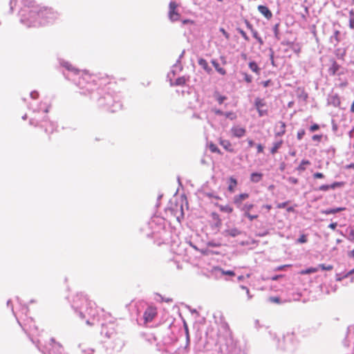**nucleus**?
<instances>
[{
    "label": "nucleus",
    "mask_w": 354,
    "mask_h": 354,
    "mask_svg": "<svg viewBox=\"0 0 354 354\" xmlns=\"http://www.w3.org/2000/svg\"><path fill=\"white\" fill-rule=\"evenodd\" d=\"M18 324L23 330L29 335L30 340L44 354H63V348L55 342L54 339H50L48 345L41 348V339H36L38 335V328L35 324L32 319L28 317L26 311H13Z\"/></svg>",
    "instance_id": "obj_1"
},
{
    "label": "nucleus",
    "mask_w": 354,
    "mask_h": 354,
    "mask_svg": "<svg viewBox=\"0 0 354 354\" xmlns=\"http://www.w3.org/2000/svg\"><path fill=\"white\" fill-rule=\"evenodd\" d=\"M297 346V340L295 338V335L293 333H288L283 336L282 341H279L278 349L284 351L286 353L292 354L293 353Z\"/></svg>",
    "instance_id": "obj_2"
},
{
    "label": "nucleus",
    "mask_w": 354,
    "mask_h": 354,
    "mask_svg": "<svg viewBox=\"0 0 354 354\" xmlns=\"http://www.w3.org/2000/svg\"><path fill=\"white\" fill-rule=\"evenodd\" d=\"M81 320L88 326H95L100 322L97 311H77Z\"/></svg>",
    "instance_id": "obj_3"
},
{
    "label": "nucleus",
    "mask_w": 354,
    "mask_h": 354,
    "mask_svg": "<svg viewBox=\"0 0 354 354\" xmlns=\"http://www.w3.org/2000/svg\"><path fill=\"white\" fill-rule=\"evenodd\" d=\"M110 339L111 348L113 351L119 352L125 345V341L122 334L117 333Z\"/></svg>",
    "instance_id": "obj_4"
},
{
    "label": "nucleus",
    "mask_w": 354,
    "mask_h": 354,
    "mask_svg": "<svg viewBox=\"0 0 354 354\" xmlns=\"http://www.w3.org/2000/svg\"><path fill=\"white\" fill-rule=\"evenodd\" d=\"M254 106L259 116H264L268 114V106L264 99L257 97L254 100Z\"/></svg>",
    "instance_id": "obj_5"
},
{
    "label": "nucleus",
    "mask_w": 354,
    "mask_h": 354,
    "mask_svg": "<svg viewBox=\"0 0 354 354\" xmlns=\"http://www.w3.org/2000/svg\"><path fill=\"white\" fill-rule=\"evenodd\" d=\"M178 6V5L175 1L169 3L168 16L169 19L172 21H176L180 19V15L177 10Z\"/></svg>",
    "instance_id": "obj_6"
},
{
    "label": "nucleus",
    "mask_w": 354,
    "mask_h": 354,
    "mask_svg": "<svg viewBox=\"0 0 354 354\" xmlns=\"http://www.w3.org/2000/svg\"><path fill=\"white\" fill-rule=\"evenodd\" d=\"M101 334L108 339H111L113 338L117 333H115L113 327H109L108 326L102 324Z\"/></svg>",
    "instance_id": "obj_7"
},
{
    "label": "nucleus",
    "mask_w": 354,
    "mask_h": 354,
    "mask_svg": "<svg viewBox=\"0 0 354 354\" xmlns=\"http://www.w3.org/2000/svg\"><path fill=\"white\" fill-rule=\"evenodd\" d=\"M232 136L236 138L243 137L246 133V129L239 126L232 127L231 129Z\"/></svg>",
    "instance_id": "obj_8"
},
{
    "label": "nucleus",
    "mask_w": 354,
    "mask_h": 354,
    "mask_svg": "<svg viewBox=\"0 0 354 354\" xmlns=\"http://www.w3.org/2000/svg\"><path fill=\"white\" fill-rule=\"evenodd\" d=\"M156 316V311H145L142 315L143 324H147L151 322Z\"/></svg>",
    "instance_id": "obj_9"
},
{
    "label": "nucleus",
    "mask_w": 354,
    "mask_h": 354,
    "mask_svg": "<svg viewBox=\"0 0 354 354\" xmlns=\"http://www.w3.org/2000/svg\"><path fill=\"white\" fill-rule=\"evenodd\" d=\"M257 9L259 12L267 19H270L272 18V13L267 6L260 5L258 6Z\"/></svg>",
    "instance_id": "obj_10"
},
{
    "label": "nucleus",
    "mask_w": 354,
    "mask_h": 354,
    "mask_svg": "<svg viewBox=\"0 0 354 354\" xmlns=\"http://www.w3.org/2000/svg\"><path fill=\"white\" fill-rule=\"evenodd\" d=\"M248 197L249 194L247 193L240 194L234 197L233 202L235 205L239 207L242 204V202L248 198Z\"/></svg>",
    "instance_id": "obj_11"
},
{
    "label": "nucleus",
    "mask_w": 354,
    "mask_h": 354,
    "mask_svg": "<svg viewBox=\"0 0 354 354\" xmlns=\"http://www.w3.org/2000/svg\"><path fill=\"white\" fill-rule=\"evenodd\" d=\"M286 123L283 121H279L277 124V131L275 135L277 136H281L286 133Z\"/></svg>",
    "instance_id": "obj_12"
},
{
    "label": "nucleus",
    "mask_w": 354,
    "mask_h": 354,
    "mask_svg": "<svg viewBox=\"0 0 354 354\" xmlns=\"http://www.w3.org/2000/svg\"><path fill=\"white\" fill-rule=\"evenodd\" d=\"M219 144L227 151L233 152L234 149L232 147L231 142L227 140H223L222 138H220L219 140Z\"/></svg>",
    "instance_id": "obj_13"
},
{
    "label": "nucleus",
    "mask_w": 354,
    "mask_h": 354,
    "mask_svg": "<svg viewBox=\"0 0 354 354\" xmlns=\"http://www.w3.org/2000/svg\"><path fill=\"white\" fill-rule=\"evenodd\" d=\"M142 337L149 344H153L156 341V337L153 333H141Z\"/></svg>",
    "instance_id": "obj_14"
},
{
    "label": "nucleus",
    "mask_w": 354,
    "mask_h": 354,
    "mask_svg": "<svg viewBox=\"0 0 354 354\" xmlns=\"http://www.w3.org/2000/svg\"><path fill=\"white\" fill-rule=\"evenodd\" d=\"M198 65L203 68L207 73H210L212 72V68L209 66L207 62L203 59L200 58L198 60Z\"/></svg>",
    "instance_id": "obj_15"
},
{
    "label": "nucleus",
    "mask_w": 354,
    "mask_h": 354,
    "mask_svg": "<svg viewBox=\"0 0 354 354\" xmlns=\"http://www.w3.org/2000/svg\"><path fill=\"white\" fill-rule=\"evenodd\" d=\"M42 128H44V131L46 133H48L49 135L53 133L54 131V127L53 124L49 121H44V124L41 125Z\"/></svg>",
    "instance_id": "obj_16"
},
{
    "label": "nucleus",
    "mask_w": 354,
    "mask_h": 354,
    "mask_svg": "<svg viewBox=\"0 0 354 354\" xmlns=\"http://www.w3.org/2000/svg\"><path fill=\"white\" fill-rule=\"evenodd\" d=\"M339 65L335 61L332 60L331 66L328 68V72L330 75H334L339 69Z\"/></svg>",
    "instance_id": "obj_17"
},
{
    "label": "nucleus",
    "mask_w": 354,
    "mask_h": 354,
    "mask_svg": "<svg viewBox=\"0 0 354 354\" xmlns=\"http://www.w3.org/2000/svg\"><path fill=\"white\" fill-rule=\"evenodd\" d=\"M346 209L345 207H337V208H330V209H325L324 211H322V213L324 214H336L337 212H342V211H344Z\"/></svg>",
    "instance_id": "obj_18"
},
{
    "label": "nucleus",
    "mask_w": 354,
    "mask_h": 354,
    "mask_svg": "<svg viewBox=\"0 0 354 354\" xmlns=\"http://www.w3.org/2000/svg\"><path fill=\"white\" fill-rule=\"evenodd\" d=\"M212 64L214 66L216 71L221 75H225L226 74V70L220 66L219 64L216 60H212Z\"/></svg>",
    "instance_id": "obj_19"
},
{
    "label": "nucleus",
    "mask_w": 354,
    "mask_h": 354,
    "mask_svg": "<svg viewBox=\"0 0 354 354\" xmlns=\"http://www.w3.org/2000/svg\"><path fill=\"white\" fill-rule=\"evenodd\" d=\"M263 174L254 172L250 175V180L253 183H259L262 180Z\"/></svg>",
    "instance_id": "obj_20"
},
{
    "label": "nucleus",
    "mask_w": 354,
    "mask_h": 354,
    "mask_svg": "<svg viewBox=\"0 0 354 354\" xmlns=\"http://www.w3.org/2000/svg\"><path fill=\"white\" fill-rule=\"evenodd\" d=\"M237 185V180L233 178V177H230V185L228 186V191L231 193H233L235 190V187H236Z\"/></svg>",
    "instance_id": "obj_21"
},
{
    "label": "nucleus",
    "mask_w": 354,
    "mask_h": 354,
    "mask_svg": "<svg viewBox=\"0 0 354 354\" xmlns=\"http://www.w3.org/2000/svg\"><path fill=\"white\" fill-rule=\"evenodd\" d=\"M310 162L308 160H302L300 165L297 167V170L299 172L304 171L306 170V166L310 165Z\"/></svg>",
    "instance_id": "obj_22"
},
{
    "label": "nucleus",
    "mask_w": 354,
    "mask_h": 354,
    "mask_svg": "<svg viewBox=\"0 0 354 354\" xmlns=\"http://www.w3.org/2000/svg\"><path fill=\"white\" fill-rule=\"evenodd\" d=\"M283 144V140H281L278 142H276L273 144L272 147L270 149V152L272 154H274L277 152L278 149L281 147Z\"/></svg>",
    "instance_id": "obj_23"
},
{
    "label": "nucleus",
    "mask_w": 354,
    "mask_h": 354,
    "mask_svg": "<svg viewBox=\"0 0 354 354\" xmlns=\"http://www.w3.org/2000/svg\"><path fill=\"white\" fill-rule=\"evenodd\" d=\"M249 68L254 73H255L257 74H259V73H260V68L259 67V66L257 65V64L256 62H250L249 63Z\"/></svg>",
    "instance_id": "obj_24"
},
{
    "label": "nucleus",
    "mask_w": 354,
    "mask_h": 354,
    "mask_svg": "<svg viewBox=\"0 0 354 354\" xmlns=\"http://www.w3.org/2000/svg\"><path fill=\"white\" fill-rule=\"evenodd\" d=\"M209 149L211 152L212 153H216L218 154H221V150L218 149V147L213 142H210L208 145Z\"/></svg>",
    "instance_id": "obj_25"
},
{
    "label": "nucleus",
    "mask_w": 354,
    "mask_h": 354,
    "mask_svg": "<svg viewBox=\"0 0 354 354\" xmlns=\"http://www.w3.org/2000/svg\"><path fill=\"white\" fill-rule=\"evenodd\" d=\"M348 239L352 242H354V225L349 226L348 227Z\"/></svg>",
    "instance_id": "obj_26"
},
{
    "label": "nucleus",
    "mask_w": 354,
    "mask_h": 354,
    "mask_svg": "<svg viewBox=\"0 0 354 354\" xmlns=\"http://www.w3.org/2000/svg\"><path fill=\"white\" fill-rule=\"evenodd\" d=\"M253 207L254 205L252 204H245L242 207V211H243L244 215L248 214Z\"/></svg>",
    "instance_id": "obj_27"
},
{
    "label": "nucleus",
    "mask_w": 354,
    "mask_h": 354,
    "mask_svg": "<svg viewBox=\"0 0 354 354\" xmlns=\"http://www.w3.org/2000/svg\"><path fill=\"white\" fill-rule=\"evenodd\" d=\"M219 209L221 212L232 213L233 212V208L230 205H220Z\"/></svg>",
    "instance_id": "obj_28"
},
{
    "label": "nucleus",
    "mask_w": 354,
    "mask_h": 354,
    "mask_svg": "<svg viewBox=\"0 0 354 354\" xmlns=\"http://www.w3.org/2000/svg\"><path fill=\"white\" fill-rule=\"evenodd\" d=\"M225 233L231 236H236L240 234V232L237 229H232L226 230Z\"/></svg>",
    "instance_id": "obj_29"
},
{
    "label": "nucleus",
    "mask_w": 354,
    "mask_h": 354,
    "mask_svg": "<svg viewBox=\"0 0 354 354\" xmlns=\"http://www.w3.org/2000/svg\"><path fill=\"white\" fill-rule=\"evenodd\" d=\"M317 271H318V268H308V269H306V270H301L300 272V273L301 274H308L316 272Z\"/></svg>",
    "instance_id": "obj_30"
},
{
    "label": "nucleus",
    "mask_w": 354,
    "mask_h": 354,
    "mask_svg": "<svg viewBox=\"0 0 354 354\" xmlns=\"http://www.w3.org/2000/svg\"><path fill=\"white\" fill-rule=\"evenodd\" d=\"M349 26L351 28H354V12L352 10L350 12Z\"/></svg>",
    "instance_id": "obj_31"
},
{
    "label": "nucleus",
    "mask_w": 354,
    "mask_h": 354,
    "mask_svg": "<svg viewBox=\"0 0 354 354\" xmlns=\"http://www.w3.org/2000/svg\"><path fill=\"white\" fill-rule=\"evenodd\" d=\"M252 35L253 37L257 39V41L259 42L260 44H263V40L259 36V33L257 30H252Z\"/></svg>",
    "instance_id": "obj_32"
},
{
    "label": "nucleus",
    "mask_w": 354,
    "mask_h": 354,
    "mask_svg": "<svg viewBox=\"0 0 354 354\" xmlns=\"http://www.w3.org/2000/svg\"><path fill=\"white\" fill-rule=\"evenodd\" d=\"M319 268L323 270H332L333 269V266L332 265L326 266L325 264H319Z\"/></svg>",
    "instance_id": "obj_33"
},
{
    "label": "nucleus",
    "mask_w": 354,
    "mask_h": 354,
    "mask_svg": "<svg viewBox=\"0 0 354 354\" xmlns=\"http://www.w3.org/2000/svg\"><path fill=\"white\" fill-rule=\"evenodd\" d=\"M243 78H244V80L247 82V83H251L252 81V77L250 75H248V73H243Z\"/></svg>",
    "instance_id": "obj_34"
},
{
    "label": "nucleus",
    "mask_w": 354,
    "mask_h": 354,
    "mask_svg": "<svg viewBox=\"0 0 354 354\" xmlns=\"http://www.w3.org/2000/svg\"><path fill=\"white\" fill-rule=\"evenodd\" d=\"M344 184V183L343 182H335L334 183L330 185V187H331V189H334L336 187H339L343 186Z\"/></svg>",
    "instance_id": "obj_35"
},
{
    "label": "nucleus",
    "mask_w": 354,
    "mask_h": 354,
    "mask_svg": "<svg viewBox=\"0 0 354 354\" xmlns=\"http://www.w3.org/2000/svg\"><path fill=\"white\" fill-rule=\"evenodd\" d=\"M306 132L304 129H301L297 132V138L299 140H301L305 135Z\"/></svg>",
    "instance_id": "obj_36"
},
{
    "label": "nucleus",
    "mask_w": 354,
    "mask_h": 354,
    "mask_svg": "<svg viewBox=\"0 0 354 354\" xmlns=\"http://www.w3.org/2000/svg\"><path fill=\"white\" fill-rule=\"evenodd\" d=\"M297 241L300 243H304L307 242L306 236L305 234L301 235Z\"/></svg>",
    "instance_id": "obj_37"
},
{
    "label": "nucleus",
    "mask_w": 354,
    "mask_h": 354,
    "mask_svg": "<svg viewBox=\"0 0 354 354\" xmlns=\"http://www.w3.org/2000/svg\"><path fill=\"white\" fill-rule=\"evenodd\" d=\"M309 129L311 132H314L319 129V126L317 124H314L310 127Z\"/></svg>",
    "instance_id": "obj_38"
},
{
    "label": "nucleus",
    "mask_w": 354,
    "mask_h": 354,
    "mask_svg": "<svg viewBox=\"0 0 354 354\" xmlns=\"http://www.w3.org/2000/svg\"><path fill=\"white\" fill-rule=\"evenodd\" d=\"M329 189H331V187H330V185H322L319 187V191H323V192H326L328 191Z\"/></svg>",
    "instance_id": "obj_39"
},
{
    "label": "nucleus",
    "mask_w": 354,
    "mask_h": 354,
    "mask_svg": "<svg viewBox=\"0 0 354 354\" xmlns=\"http://www.w3.org/2000/svg\"><path fill=\"white\" fill-rule=\"evenodd\" d=\"M339 31L335 30L332 38L335 39L336 42H339Z\"/></svg>",
    "instance_id": "obj_40"
},
{
    "label": "nucleus",
    "mask_w": 354,
    "mask_h": 354,
    "mask_svg": "<svg viewBox=\"0 0 354 354\" xmlns=\"http://www.w3.org/2000/svg\"><path fill=\"white\" fill-rule=\"evenodd\" d=\"M313 140L320 142L322 139V135H314L312 137Z\"/></svg>",
    "instance_id": "obj_41"
},
{
    "label": "nucleus",
    "mask_w": 354,
    "mask_h": 354,
    "mask_svg": "<svg viewBox=\"0 0 354 354\" xmlns=\"http://www.w3.org/2000/svg\"><path fill=\"white\" fill-rule=\"evenodd\" d=\"M245 216L247 218H248L249 220L251 221H253L254 219H257L258 218V215L257 214L252 215L250 213L248 214H245Z\"/></svg>",
    "instance_id": "obj_42"
},
{
    "label": "nucleus",
    "mask_w": 354,
    "mask_h": 354,
    "mask_svg": "<svg viewBox=\"0 0 354 354\" xmlns=\"http://www.w3.org/2000/svg\"><path fill=\"white\" fill-rule=\"evenodd\" d=\"M324 177V175L320 172H316L313 174L314 178H323Z\"/></svg>",
    "instance_id": "obj_43"
},
{
    "label": "nucleus",
    "mask_w": 354,
    "mask_h": 354,
    "mask_svg": "<svg viewBox=\"0 0 354 354\" xmlns=\"http://www.w3.org/2000/svg\"><path fill=\"white\" fill-rule=\"evenodd\" d=\"M288 181L292 184H297L298 183V179L295 177H289Z\"/></svg>",
    "instance_id": "obj_44"
},
{
    "label": "nucleus",
    "mask_w": 354,
    "mask_h": 354,
    "mask_svg": "<svg viewBox=\"0 0 354 354\" xmlns=\"http://www.w3.org/2000/svg\"><path fill=\"white\" fill-rule=\"evenodd\" d=\"M288 203H289L288 201H286V202L278 203L277 205V207L279 209L284 208L285 207H286V205L288 204Z\"/></svg>",
    "instance_id": "obj_45"
},
{
    "label": "nucleus",
    "mask_w": 354,
    "mask_h": 354,
    "mask_svg": "<svg viewBox=\"0 0 354 354\" xmlns=\"http://www.w3.org/2000/svg\"><path fill=\"white\" fill-rule=\"evenodd\" d=\"M193 248L196 250L199 251L201 254L204 255L208 254V251L207 250H199L196 246H193Z\"/></svg>",
    "instance_id": "obj_46"
},
{
    "label": "nucleus",
    "mask_w": 354,
    "mask_h": 354,
    "mask_svg": "<svg viewBox=\"0 0 354 354\" xmlns=\"http://www.w3.org/2000/svg\"><path fill=\"white\" fill-rule=\"evenodd\" d=\"M223 274H225V275H229V276H234L235 275V273L234 271H232V270H227V271H223L222 272Z\"/></svg>",
    "instance_id": "obj_47"
},
{
    "label": "nucleus",
    "mask_w": 354,
    "mask_h": 354,
    "mask_svg": "<svg viewBox=\"0 0 354 354\" xmlns=\"http://www.w3.org/2000/svg\"><path fill=\"white\" fill-rule=\"evenodd\" d=\"M290 265H283V266H278L274 270L275 271H280V270H283L286 267H290Z\"/></svg>",
    "instance_id": "obj_48"
},
{
    "label": "nucleus",
    "mask_w": 354,
    "mask_h": 354,
    "mask_svg": "<svg viewBox=\"0 0 354 354\" xmlns=\"http://www.w3.org/2000/svg\"><path fill=\"white\" fill-rule=\"evenodd\" d=\"M82 353L86 354H93L94 353V350L93 348L83 349Z\"/></svg>",
    "instance_id": "obj_49"
},
{
    "label": "nucleus",
    "mask_w": 354,
    "mask_h": 354,
    "mask_svg": "<svg viewBox=\"0 0 354 354\" xmlns=\"http://www.w3.org/2000/svg\"><path fill=\"white\" fill-rule=\"evenodd\" d=\"M270 301L271 302H274V303H279L280 302V299L277 297H270Z\"/></svg>",
    "instance_id": "obj_50"
},
{
    "label": "nucleus",
    "mask_w": 354,
    "mask_h": 354,
    "mask_svg": "<svg viewBox=\"0 0 354 354\" xmlns=\"http://www.w3.org/2000/svg\"><path fill=\"white\" fill-rule=\"evenodd\" d=\"M239 32L241 35V36L244 38L245 40L248 41L249 39L248 35H246V33L243 30H240Z\"/></svg>",
    "instance_id": "obj_51"
},
{
    "label": "nucleus",
    "mask_w": 354,
    "mask_h": 354,
    "mask_svg": "<svg viewBox=\"0 0 354 354\" xmlns=\"http://www.w3.org/2000/svg\"><path fill=\"white\" fill-rule=\"evenodd\" d=\"M257 152L258 153H262L263 151V147L261 144H258L257 145Z\"/></svg>",
    "instance_id": "obj_52"
},
{
    "label": "nucleus",
    "mask_w": 354,
    "mask_h": 354,
    "mask_svg": "<svg viewBox=\"0 0 354 354\" xmlns=\"http://www.w3.org/2000/svg\"><path fill=\"white\" fill-rule=\"evenodd\" d=\"M225 99H226V97H225V96H218L217 98V101L219 104H222Z\"/></svg>",
    "instance_id": "obj_53"
},
{
    "label": "nucleus",
    "mask_w": 354,
    "mask_h": 354,
    "mask_svg": "<svg viewBox=\"0 0 354 354\" xmlns=\"http://www.w3.org/2000/svg\"><path fill=\"white\" fill-rule=\"evenodd\" d=\"M64 66L67 68L68 71H73V67L72 66V65H71L70 64L68 63H65L64 64Z\"/></svg>",
    "instance_id": "obj_54"
},
{
    "label": "nucleus",
    "mask_w": 354,
    "mask_h": 354,
    "mask_svg": "<svg viewBox=\"0 0 354 354\" xmlns=\"http://www.w3.org/2000/svg\"><path fill=\"white\" fill-rule=\"evenodd\" d=\"M337 225V223L336 222L335 223H331L329 225H328V227L330 228L331 230H335L336 227Z\"/></svg>",
    "instance_id": "obj_55"
},
{
    "label": "nucleus",
    "mask_w": 354,
    "mask_h": 354,
    "mask_svg": "<svg viewBox=\"0 0 354 354\" xmlns=\"http://www.w3.org/2000/svg\"><path fill=\"white\" fill-rule=\"evenodd\" d=\"M185 84V80L183 78H178L176 80V84Z\"/></svg>",
    "instance_id": "obj_56"
},
{
    "label": "nucleus",
    "mask_w": 354,
    "mask_h": 354,
    "mask_svg": "<svg viewBox=\"0 0 354 354\" xmlns=\"http://www.w3.org/2000/svg\"><path fill=\"white\" fill-rule=\"evenodd\" d=\"M283 275H281V274H279V275H274L273 277H271V280L272 281H277L278 280L279 278H281L283 277Z\"/></svg>",
    "instance_id": "obj_57"
},
{
    "label": "nucleus",
    "mask_w": 354,
    "mask_h": 354,
    "mask_svg": "<svg viewBox=\"0 0 354 354\" xmlns=\"http://www.w3.org/2000/svg\"><path fill=\"white\" fill-rule=\"evenodd\" d=\"M353 274H354V268L348 272H347L342 278H346Z\"/></svg>",
    "instance_id": "obj_58"
},
{
    "label": "nucleus",
    "mask_w": 354,
    "mask_h": 354,
    "mask_svg": "<svg viewBox=\"0 0 354 354\" xmlns=\"http://www.w3.org/2000/svg\"><path fill=\"white\" fill-rule=\"evenodd\" d=\"M247 141H248V147H252L254 146V141L252 140L248 139Z\"/></svg>",
    "instance_id": "obj_59"
},
{
    "label": "nucleus",
    "mask_w": 354,
    "mask_h": 354,
    "mask_svg": "<svg viewBox=\"0 0 354 354\" xmlns=\"http://www.w3.org/2000/svg\"><path fill=\"white\" fill-rule=\"evenodd\" d=\"M220 30H221V32H222V33L225 36V37H226V38H228L229 35H228V33L225 30V29H224V28H221L220 29Z\"/></svg>",
    "instance_id": "obj_60"
},
{
    "label": "nucleus",
    "mask_w": 354,
    "mask_h": 354,
    "mask_svg": "<svg viewBox=\"0 0 354 354\" xmlns=\"http://www.w3.org/2000/svg\"><path fill=\"white\" fill-rule=\"evenodd\" d=\"M207 245H209V246H212V247H218V246H219L220 245H219V244H217V243H214L209 242V243H207Z\"/></svg>",
    "instance_id": "obj_61"
},
{
    "label": "nucleus",
    "mask_w": 354,
    "mask_h": 354,
    "mask_svg": "<svg viewBox=\"0 0 354 354\" xmlns=\"http://www.w3.org/2000/svg\"><path fill=\"white\" fill-rule=\"evenodd\" d=\"M346 169H354V163H351L349 165H346Z\"/></svg>",
    "instance_id": "obj_62"
},
{
    "label": "nucleus",
    "mask_w": 354,
    "mask_h": 354,
    "mask_svg": "<svg viewBox=\"0 0 354 354\" xmlns=\"http://www.w3.org/2000/svg\"><path fill=\"white\" fill-rule=\"evenodd\" d=\"M270 80H267V81L262 82L264 87H267L270 84Z\"/></svg>",
    "instance_id": "obj_63"
},
{
    "label": "nucleus",
    "mask_w": 354,
    "mask_h": 354,
    "mask_svg": "<svg viewBox=\"0 0 354 354\" xmlns=\"http://www.w3.org/2000/svg\"><path fill=\"white\" fill-rule=\"evenodd\" d=\"M348 257L354 258V249L350 251L348 254Z\"/></svg>",
    "instance_id": "obj_64"
}]
</instances>
